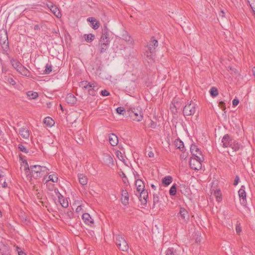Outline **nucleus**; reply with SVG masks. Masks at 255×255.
Listing matches in <instances>:
<instances>
[{
  "label": "nucleus",
  "mask_w": 255,
  "mask_h": 255,
  "mask_svg": "<svg viewBox=\"0 0 255 255\" xmlns=\"http://www.w3.org/2000/svg\"><path fill=\"white\" fill-rule=\"evenodd\" d=\"M110 42L108 29L105 26L102 29V35L99 40V47L100 53H103L107 50L109 47Z\"/></svg>",
  "instance_id": "1"
},
{
  "label": "nucleus",
  "mask_w": 255,
  "mask_h": 255,
  "mask_svg": "<svg viewBox=\"0 0 255 255\" xmlns=\"http://www.w3.org/2000/svg\"><path fill=\"white\" fill-rule=\"evenodd\" d=\"M158 46V41L154 37L151 38L146 47L145 54L149 59H153V54L155 51V48Z\"/></svg>",
  "instance_id": "2"
},
{
  "label": "nucleus",
  "mask_w": 255,
  "mask_h": 255,
  "mask_svg": "<svg viewBox=\"0 0 255 255\" xmlns=\"http://www.w3.org/2000/svg\"><path fill=\"white\" fill-rule=\"evenodd\" d=\"M116 244L119 249L123 252H126L128 250V245L124 238L118 235L116 237Z\"/></svg>",
  "instance_id": "3"
},
{
  "label": "nucleus",
  "mask_w": 255,
  "mask_h": 255,
  "mask_svg": "<svg viewBox=\"0 0 255 255\" xmlns=\"http://www.w3.org/2000/svg\"><path fill=\"white\" fill-rule=\"evenodd\" d=\"M197 107L195 103L190 102V103L185 105L183 109L184 115L187 116L193 115L195 113Z\"/></svg>",
  "instance_id": "4"
},
{
  "label": "nucleus",
  "mask_w": 255,
  "mask_h": 255,
  "mask_svg": "<svg viewBox=\"0 0 255 255\" xmlns=\"http://www.w3.org/2000/svg\"><path fill=\"white\" fill-rule=\"evenodd\" d=\"M0 44L4 50L6 51L9 48L7 32L4 29L0 30Z\"/></svg>",
  "instance_id": "5"
},
{
  "label": "nucleus",
  "mask_w": 255,
  "mask_h": 255,
  "mask_svg": "<svg viewBox=\"0 0 255 255\" xmlns=\"http://www.w3.org/2000/svg\"><path fill=\"white\" fill-rule=\"evenodd\" d=\"M190 151L192 154V157L191 158H198V160L200 161H203L204 160L202 152L195 144H191Z\"/></svg>",
  "instance_id": "6"
},
{
  "label": "nucleus",
  "mask_w": 255,
  "mask_h": 255,
  "mask_svg": "<svg viewBox=\"0 0 255 255\" xmlns=\"http://www.w3.org/2000/svg\"><path fill=\"white\" fill-rule=\"evenodd\" d=\"M47 6L49 8L50 11L57 18H60L61 17L62 14L60 11V9L54 4L52 2L49 1L46 4Z\"/></svg>",
  "instance_id": "7"
},
{
  "label": "nucleus",
  "mask_w": 255,
  "mask_h": 255,
  "mask_svg": "<svg viewBox=\"0 0 255 255\" xmlns=\"http://www.w3.org/2000/svg\"><path fill=\"white\" fill-rule=\"evenodd\" d=\"M198 158H191L189 165L191 169L195 170H199L202 168V162Z\"/></svg>",
  "instance_id": "8"
},
{
  "label": "nucleus",
  "mask_w": 255,
  "mask_h": 255,
  "mask_svg": "<svg viewBox=\"0 0 255 255\" xmlns=\"http://www.w3.org/2000/svg\"><path fill=\"white\" fill-rule=\"evenodd\" d=\"M31 171L32 172V177L35 178H40L42 176V174H41V168L40 165H31Z\"/></svg>",
  "instance_id": "9"
},
{
  "label": "nucleus",
  "mask_w": 255,
  "mask_h": 255,
  "mask_svg": "<svg viewBox=\"0 0 255 255\" xmlns=\"http://www.w3.org/2000/svg\"><path fill=\"white\" fill-rule=\"evenodd\" d=\"M184 251L182 249L169 248L165 252V255H183Z\"/></svg>",
  "instance_id": "10"
},
{
  "label": "nucleus",
  "mask_w": 255,
  "mask_h": 255,
  "mask_svg": "<svg viewBox=\"0 0 255 255\" xmlns=\"http://www.w3.org/2000/svg\"><path fill=\"white\" fill-rule=\"evenodd\" d=\"M179 219L183 222H186L189 219V215L187 210L184 208H180L179 213L177 215Z\"/></svg>",
  "instance_id": "11"
},
{
  "label": "nucleus",
  "mask_w": 255,
  "mask_h": 255,
  "mask_svg": "<svg viewBox=\"0 0 255 255\" xmlns=\"http://www.w3.org/2000/svg\"><path fill=\"white\" fill-rule=\"evenodd\" d=\"M245 189V187L243 185L238 191L241 203L243 206H246L247 204L246 193Z\"/></svg>",
  "instance_id": "12"
},
{
  "label": "nucleus",
  "mask_w": 255,
  "mask_h": 255,
  "mask_svg": "<svg viewBox=\"0 0 255 255\" xmlns=\"http://www.w3.org/2000/svg\"><path fill=\"white\" fill-rule=\"evenodd\" d=\"M20 169L24 171V173L27 177H32L31 171V166L29 167L27 162L26 160L23 161L20 167Z\"/></svg>",
  "instance_id": "13"
},
{
  "label": "nucleus",
  "mask_w": 255,
  "mask_h": 255,
  "mask_svg": "<svg viewBox=\"0 0 255 255\" xmlns=\"http://www.w3.org/2000/svg\"><path fill=\"white\" fill-rule=\"evenodd\" d=\"M18 133L23 138L29 139L31 132L27 128L22 127L19 128Z\"/></svg>",
  "instance_id": "14"
},
{
  "label": "nucleus",
  "mask_w": 255,
  "mask_h": 255,
  "mask_svg": "<svg viewBox=\"0 0 255 255\" xmlns=\"http://www.w3.org/2000/svg\"><path fill=\"white\" fill-rule=\"evenodd\" d=\"M137 194H139V199L141 202L145 204L147 203V198L148 197V192L145 189L141 190V191L137 192Z\"/></svg>",
  "instance_id": "15"
},
{
  "label": "nucleus",
  "mask_w": 255,
  "mask_h": 255,
  "mask_svg": "<svg viewBox=\"0 0 255 255\" xmlns=\"http://www.w3.org/2000/svg\"><path fill=\"white\" fill-rule=\"evenodd\" d=\"M82 219L84 223L88 226H92L94 224V220L88 213L83 214Z\"/></svg>",
  "instance_id": "16"
},
{
  "label": "nucleus",
  "mask_w": 255,
  "mask_h": 255,
  "mask_svg": "<svg viewBox=\"0 0 255 255\" xmlns=\"http://www.w3.org/2000/svg\"><path fill=\"white\" fill-rule=\"evenodd\" d=\"M94 83H97V82H95V81H92V82H89L87 81H83L80 83L79 86L84 90H85V89L89 90V89L93 88L92 86H93V84Z\"/></svg>",
  "instance_id": "17"
},
{
  "label": "nucleus",
  "mask_w": 255,
  "mask_h": 255,
  "mask_svg": "<svg viewBox=\"0 0 255 255\" xmlns=\"http://www.w3.org/2000/svg\"><path fill=\"white\" fill-rule=\"evenodd\" d=\"M109 140L112 146L117 145L119 142L118 136L114 133H111L109 135Z\"/></svg>",
  "instance_id": "18"
},
{
  "label": "nucleus",
  "mask_w": 255,
  "mask_h": 255,
  "mask_svg": "<svg viewBox=\"0 0 255 255\" xmlns=\"http://www.w3.org/2000/svg\"><path fill=\"white\" fill-rule=\"evenodd\" d=\"M233 140V139L231 138L229 135L228 134H225L222 139L223 146L225 147H229Z\"/></svg>",
  "instance_id": "19"
},
{
  "label": "nucleus",
  "mask_w": 255,
  "mask_h": 255,
  "mask_svg": "<svg viewBox=\"0 0 255 255\" xmlns=\"http://www.w3.org/2000/svg\"><path fill=\"white\" fill-rule=\"evenodd\" d=\"M87 21L91 23L92 28L94 29H97L100 26V22L94 17H89Z\"/></svg>",
  "instance_id": "20"
},
{
  "label": "nucleus",
  "mask_w": 255,
  "mask_h": 255,
  "mask_svg": "<svg viewBox=\"0 0 255 255\" xmlns=\"http://www.w3.org/2000/svg\"><path fill=\"white\" fill-rule=\"evenodd\" d=\"M130 117L133 120L136 122H140L142 121L143 119V112H140V113L138 112V113H134L132 114L129 115Z\"/></svg>",
  "instance_id": "21"
},
{
  "label": "nucleus",
  "mask_w": 255,
  "mask_h": 255,
  "mask_svg": "<svg viewBox=\"0 0 255 255\" xmlns=\"http://www.w3.org/2000/svg\"><path fill=\"white\" fill-rule=\"evenodd\" d=\"M66 101L68 104L70 105H73L76 103L77 98L74 95L70 93L67 94L66 97Z\"/></svg>",
  "instance_id": "22"
},
{
  "label": "nucleus",
  "mask_w": 255,
  "mask_h": 255,
  "mask_svg": "<svg viewBox=\"0 0 255 255\" xmlns=\"http://www.w3.org/2000/svg\"><path fill=\"white\" fill-rule=\"evenodd\" d=\"M128 200L129 197L128 192H127V190H123L121 198L122 203L125 205H127L128 203Z\"/></svg>",
  "instance_id": "23"
},
{
  "label": "nucleus",
  "mask_w": 255,
  "mask_h": 255,
  "mask_svg": "<svg viewBox=\"0 0 255 255\" xmlns=\"http://www.w3.org/2000/svg\"><path fill=\"white\" fill-rule=\"evenodd\" d=\"M135 185L136 187V192L145 189L144 184L143 181L141 179H137L136 181H135Z\"/></svg>",
  "instance_id": "24"
},
{
  "label": "nucleus",
  "mask_w": 255,
  "mask_h": 255,
  "mask_svg": "<svg viewBox=\"0 0 255 255\" xmlns=\"http://www.w3.org/2000/svg\"><path fill=\"white\" fill-rule=\"evenodd\" d=\"M78 176L79 179V182L81 185H85L87 184L88 179L85 174L82 173L79 174Z\"/></svg>",
  "instance_id": "25"
},
{
  "label": "nucleus",
  "mask_w": 255,
  "mask_h": 255,
  "mask_svg": "<svg viewBox=\"0 0 255 255\" xmlns=\"http://www.w3.org/2000/svg\"><path fill=\"white\" fill-rule=\"evenodd\" d=\"M82 130H79V131H78L77 132L76 134L75 135V137L76 141L77 142V143H78L80 144H82L83 143L84 140V137L83 136L81 135L82 134Z\"/></svg>",
  "instance_id": "26"
},
{
  "label": "nucleus",
  "mask_w": 255,
  "mask_h": 255,
  "mask_svg": "<svg viewBox=\"0 0 255 255\" xmlns=\"http://www.w3.org/2000/svg\"><path fill=\"white\" fill-rule=\"evenodd\" d=\"M59 200L61 206L64 208L68 207V202L66 199H65L60 194L58 195Z\"/></svg>",
  "instance_id": "27"
},
{
  "label": "nucleus",
  "mask_w": 255,
  "mask_h": 255,
  "mask_svg": "<svg viewBox=\"0 0 255 255\" xmlns=\"http://www.w3.org/2000/svg\"><path fill=\"white\" fill-rule=\"evenodd\" d=\"M172 181V177L170 176H167L163 178L162 180V183L165 186H168Z\"/></svg>",
  "instance_id": "28"
},
{
  "label": "nucleus",
  "mask_w": 255,
  "mask_h": 255,
  "mask_svg": "<svg viewBox=\"0 0 255 255\" xmlns=\"http://www.w3.org/2000/svg\"><path fill=\"white\" fill-rule=\"evenodd\" d=\"M44 123L47 126L51 127L54 125V122L52 118L47 117L44 119Z\"/></svg>",
  "instance_id": "29"
},
{
  "label": "nucleus",
  "mask_w": 255,
  "mask_h": 255,
  "mask_svg": "<svg viewBox=\"0 0 255 255\" xmlns=\"http://www.w3.org/2000/svg\"><path fill=\"white\" fill-rule=\"evenodd\" d=\"M10 63L12 67L16 70L18 69V67L22 65L18 61L14 59H11L10 60Z\"/></svg>",
  "instance_id": "30"
},
{
  "label": "nucleus",
  "mask_w": 255,
  "mask_h": 255,
  "mask_svg": "<svg viewBox=\"0 0 255 255\" xmlns=\"http://www.w3.org/2000/svg\"><path fill=\"white\" fill-rule=\"evenodd\" d=\"M27 96L30 99H35L38 97V94L36 92L30 91L27 92Z\"/></svg>",
  "instance_id": "31"
},
{
  "label": "nucleus",
  "mask_w": 255,
  "mask_h": 255,
  "mask_svg": "<svg viewBox=\"0 0 255 255\" xmlns=\"http://www.w3.org/2000/svg\"><path fill=\"white\" fill-rule=\"evenodd\" d=\"M175 145L177 148L180 149L181 151H183L184 149V146L183 142L180 140H177L175 141Z\"/></svg>",
  "instance_id": "32"
},
{
  "label": "nucleus",
  "mask_w": 255,
  "mask_h": 255,
  "mask_svg": "<svg viewBox=\"0 0 255 255\" xmlns=\"http://www.w3.org/2000/svg\"><path fill=\"white\" fill-rule=\"evenodd\" d=\"M85 40L88 42H92L95 38V35L93 34H85L84 35Z\"/></svg>",
  "instance_id": "33"
},
{
  "label": "nucleus",
  "mask_w": 255,
  "mask_h": 255,
  "mask_svg": "<svg viewBox=\"0 0 255 255\" xmlns=\"http://www.w3.org/2000/svg\"><path fill=\"white\" fill-rule=\"evenodd\" d=\"M123 39L125 40L127 42H128L130 44L133 43V39L130 37V35H129L128 34H125L123 35Z\"/></svg>",
  "instance_id": "34"
},
{
  "label": "nucleus",
  "mask_w": 255,
  "mask_h": 255,
  "mask_svg": "<svg viewBox=\"0 0 255 255\" xmlns=\"http://www.w3.org/2000/svg\"><path fill=\"white\" fill-rule=\"evenodd\" d=\"M210 93L212 97H215L218 95V90L216 87H213L210 90Z\"/></svg>",
  "instance_id": "35"
},
{
  "label": "nucleus",
  "mask_w": 255,
  "mask_h": 255,
  "mask_svg": "<svg viewBox=\"0 0 255 255\" xmlns=\"http://www.w3.org/2000/svg\"><path fill=\"white\" fill-rule=\"evenodd\" d=\"M129 115L133 114L134 113H138V112H142L140 107H138L137 108H131L128 110Z\"/></svg>",
  "instance_id": "36"
},
{
  "label": "nucleus",
  "mask_w": 255,
  "mask_h": 255,
  "mask_svg": "<svg viewBox=\"0 0 255 255\" xmlns=\"http://www.w3.org/2000/svg\"><path fill=\"white\" fill-rule=\"evenodd\" d=\"M214 195L218 202H220L222 200V195L220 190H215L214 191Z\"/></svg>",
  "instance_id": "37"
},
{
  "label": "nucleus",
  "mask_w": 255,
  "mask_h": 255,
  "mask_svg": "<svg viewBox=\"0 0 255 255\" xmlns=\"http://www.w3.org/2000/svg\"><path fill=\"white\" fill-rule=\"evenodd\" d=\"M52 70V67L51 64H47L45 66V69L44 71V73L45 74H49Z\"/></svg>",
  "instance_id": "38"
},
{
  "label": "nucleus",
  "mask_w": 255,
  "mask_h": 255,
  "mask_svg": "<svg viewBox=\"0 0 255 255\" xmlns=\"http://www.w3.org/2000/svg\"><path fill=\"white\" fill-rule=\"evenodd\" d=\"M176 193V185L173 184L169 190V194L170 195L174 196Z\"/></svg>",
  "instance_id": "39"
},
{
  "label": "nucleus",
  "mask_w": 255,
  "mask_h": 255,
  "mask_svg": "<svg viewBox=\"0 0 255 255\" xmlns=\"http://www.w3.org/2000/svg\"><path fill=\"white\" fill-rule=\"evenodd\" d=\"M241 146V144L239 142L236 141V142H234L233 147L232 149L234 151H237L240 148Z\"/></svg>",
  "instance_id": "40"
},
{
  "label": "nucleus",
  "mask_w": 255,
  "mask_h": 255,
  "mask_svg": "<svg viewBox=\"0 0 255 255\" xmlns=\"http://www.w3.org/2000/svg\"><path fill=\"white\" fill-rule=\"evenodd\" d=\"M48 178L49 180L52 181L53 182H57L58 181V177L55 174L50 175Z\"/></svg>",
  "instance_id": "41"
},
{
  "label": "nucleus",
  "mask_w": 255,
  "mask_h": 255,
  "mask_svg": "<svg viewBox=\"0 0 255 255\" xmlns=\"http://www.w3.org/2000/svg\"><path fill=\"white\" fill-rule=\"evenodd\" d=\"M18 148L21 151H22L24 153L28 152V150L27 149V148L25 147V146L24 145H23L22 144H19Z\"/></svg>",
  "instance_id": "42"
},
{
  "label": "nucleus",
  "mask_w": 255,
  "mask_h": 255,
  "mask_svg": "<svg viewBox=\"0 0 255 255\" xmlns=\"http://www.w3.org/2000/svg\"><path fill=\"white\" fill-rule=\"evenodd\" d=\"M21 74L26 77H29L30 75V72L27 68H25V70L21 72Z\"/></svg>",
  "instance_id": "43"
},
{
  "label": "nucleus",
  "mask_w": 255,
  "mask_h": 255,
  "mask_svg": "<svg viewBox=\"0 0 255 255\" xmlns=\"http://www.w3.org/2000/svg\"><path fill=\"white\" fill-rule=\"evenodd\" d=\"M116 111L117 113L120 115H124V113L125 112V110L123 107H118L117 108Z\"/></svg>",
  "instance_id": "44"
},
{
  "label": "nucleus",
  "mask_w": 255,
  "mask_h": 255,
  "mask_svg": "<svg viewBox=\"0 0 255 255\" xmlns=\"http://www.w3.org/2000/svg\"><path fill=\"white\" fill-rule=\"evenodd\" d=\"M41 174H42V175L44 173L46 174H47L48 173V171L49 170L47 167H46L45 166H41Z\"/></svg>",
  "instance_id": "45"
},
{
  "label": "nucleus",
  "mask_w": 255,
  "mask_h": 255,
  "mask_svg": "<svg viewBox=\"0 0 255 255\" xmlns=\"http://www.w3.org/2000/svg\"><path fill=\"white\" fill-rule=\"evenodd\" d=\"M116 155L118 157V158L121 161L124 160V157L123 155H122V153L120 151H117L116 152Z\"/></svg>",
  "instance_id": "46"
},
{
  "label": "nucleus",
  "mask_w": 255,
  "mask_h": 255,
  "mask_svg": "<svg viewBox=\"0 0 255 255\" xmlns=\"http://www.w3.org/2000/svg\"><path fill=\"white\" fill-rule=\"evenodd\" d=\"M93 86H92L93 87V88L92 89H91V90H93L94 92H95L96 93H97V91L99 90V87L97 84V83H94L93 84Z\"/></svg>",
  "instance_id": "47"
},
{
  "label": "nucleus",
  "mask_w": 255,
  "mask_h": 255,
  "mask_svg": "<svg viewBox=\"0 0 255 255\" xmlns=\"http://www.w3.org/2000/svg\"><path fill=\"white\" fill-rule=\"evenodd\" d=\"M250 6L255 15V0H252V3H250Z\"/></svg>",
  "instance_id": "48"
},
{
  "label": "nucleus",
  "mask_w": 255,
  "mask_h": 255,
  "mask_svg": "<svg viewBox=\"0 0 255 255\" xmlns=\"http://www.w3.org/2000/svg\"><path fill=\"white\" fill-rule=\"evenodd\" d=\"M101 94L103 96H108L110 95V93L106 90H102Z\"/></svg>",
  "instance_id": "49"
},
{
  "label": "nucleus",
  "mask_w": 255,
  "mask_h": 255,
  "mask_svg": "<svg viewBox=\"0 0 255 255\" xmlns=\"http://www.w3.org/2000/svg\"><path fill=\"white\" fill-rule=\"evenodd\" d=\"M25 68H26L25 67L21 65L19 67H18V69H17L16 71H18L19 73L21 74V72H22Z\"/></svg>",
  "instance_id": "50"
},
{
  "label": "nucleus",
  "mask_w": 255,
  "mask_h": 255,
  "mask_svg": "<svg viewBox=\"0 0 255 255\" xmlns=\"http://www.w3.org/2000/svg\"><path fill=\"white\" fill-rule=\"evenodd\" d=\"M236 230L237 233L239 234L242 231V228L240 225H237L236 227Z\"/></svg>",
  "instance_id": "51"
},
{
  "label": "nucleus",
  "mask_w": 255,
  "mask_h": 255,
  "mask_svg": "<svg viewBox=\"0 0 255 255\" xmlns=\"http://www.w3.org/2000/svg\"><path fill=\"white\" fill-rule=\"evenodd\" d=\"M88 93L90 95L92 96H95L97 94V93H96L95 92H94L93 90H91V89H89L88 90Z\"/></svg>",
  "instance_id": "52"
},
{
  "label": "nucleus",
  "mask_w": 255,
  "mask_h": 255,
  "mask_svg": "<svg viewBox=\"0 0 255 255\" xmlns=\"http://www.w3.org/2000/svg\"><path fill=\"white\" fill-rule=\"evenodd\" d=\"M239 180H240L239 177L238 175H237L235 177V179L234 182V185L236 186L238 184Z\"/></svg>",
  "instance_id": "53"
},
{
  "label": "nucleus",
  "mask_w": 255,
  "mask_h": 255,
  "mask_svg": "<svg viewBox=\"0 0 255 255\" xmlns=\"http://www.w3.org/2000/svg\"><path fill=\"white\" fill-rule=\"evenodd\" d=\"M239 103V100L237 99H234L233 101V105L234 106H237Z\"/></svg>",
  "instance_id": "54"
},
{
  "label": "nucleus",
  "mask_w": 255,
  "mask_h": 255,
  "mask_svg": "<svg viewBox=\"0 0 255 255\" xmlns=\"http://www.w3.org/2000/svg\"><path fill=\"white\" fill-rule=\"evenodd\" d=\"M159 202V198L157 196H153V203L154 204L157 203Z\"/></svg>",
  "instance_id": "55"
},
{
  "label": "nucleus",
  "mask_w": 255,
  "mask_h": 255,
  "mask_svg": "<svg viewBox=\"0 0 255 255\" xmlns=\"http://www.w3.org/2000/svg\"><path fill=\"white\" fill-rule=\"evenodd\" d=\"M8 82L11 85H13L15 84V81L12 78H10L8 79Z\"/></svg>",
  "instance_id": "56"
},
{
  "label": "nucleus",
  "mask_w": 255,
  "mask_h": 255,
  "mask_svg": "<svg viewBox=\"0 0 255 255\" xmlns=\"http://www.w3.org/2000/svg\"><path fill=\"white\" fill-rule=\"evenodd\" d=\"M149 126L151 128H155L156 126V123H155L153 121H151V123L150 124V126Z\"/></svg>",
  "instance_id": "57"
},
{
  "label": "nucleus",
  "mask_w": 255,
  "mask_h": 255,
  "mask_svg": "<svg viewBox=\"0 0 255 255\" xmlns=\"http://www.w3.org/2000/svg\"><path fill=\"white\" fill-rule=\"evenodd\" d=\"M82 207L81 206H78L76 209V212L77 213H78V212H80L82 211Z\"/></svg>",
  "instance_id": "58"
},
{
  "label": "nucleus",
  "mask_w": 255,
  "mask_h": 255,
  "mask_svg": "<svg viewBox=\"0 0 255 255\" xmlns=\"http://www.w3.org/2000/svg\"><path fill=\"white\" fill-rule=\"evenodd\" d=\"M148 156L149 157H153L154 156V153L152 151H150L148 152Z\"/></svg>",
  "instance_id": "59"
},
{
  "label": "nucleus",
  "mask_w": 255,
  "mask_h": 255,
  "mask_svg": "<svg viewBox=\"0 0 255 255\" xmlns=\"http://www.w3.org/2000/svg\"><path fill=\"white\" fill-rule=\"evenodd\" d=\"M183 152V154L181 155L180 157L182 159H185L187 157V155L186 154H185L184 152V151H182Z\"/></svg>",
  "instance_id": "60"
},
{
  "label": "nucleus",
  "mask_w": 255,
  "mask_h": 255,
  "mask_svg": "<svg viewBox=\"0 0 255 255\" xmlns=\"http://www.w3.org/2000/svg\"><path fill=\"white\" fill-rule=\"evenodd\" d=\"M67 214L68 216L70 217V218H72L73 217V214L72 211L68 212L67 213Z\"/></svg>",
  "instance_id": "61"
},
{
  "label": "nucleus",
  "mask_w": 255,
  "mask_h": 255,
  "mask_svg": "<svg viewBox=\"0 0 255 255\" xmlns=\"http://www.w3.org/2000/svg\"><path fill=\"white\" fill-rule=\"evenodd\" d=\"M134 175L135 181H136L137 179H140L139 178V175L138 173H136V174H134Z\"/></svg>",
  "instance_id": "62"
},
{
  "label": "nucleus",
  "mask_w": 255,
  "mask_h": 255,
  "mask_svg": "<svg viewBox=\"0 0 255 255\" xmlns=\"http://www.w3.org/2000/svg\"><path fill=\"white\" fill-rule=\"evenodd\" d=\"M16 251H17V253H18V255H19V253L20 252H23V251L21 250L20 248L18 247V246H16Z\"/></svg>",
  "instance_id": "63"
},
{
  "label": "nucleus",
  "mask_w": 255,
  "mask_h": 255,
  "mask_svg": "<svg viewBox=\"0 0 255 255\" xmlns=\"http://www.w3.org/2000/svg\"><path fill=\"white\" fill-rule=\"evenodd\" d=\"M2 255H10L9 252L7 250L5 252H2Z\"/></svg>",
  "instance_id": "64"
}]
</instances>
